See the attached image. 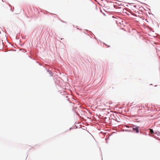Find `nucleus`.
Listing matches in <instances>:
<instances>
[{"label":"nucleus","instance_id":"1","mask_svg":"<svg viewBox=\"0 0 160 160\" xmlns=\"http://www.w3.org/2000/svg\"><path fill=\"white\" fill-rule=\"evenodd\" d=\"M157 136L160 138V132L157 130L155 127L151 128V137H152L157 140H160V138L159 137H157Z\"/></svg>","mask_w":160,"mask_h":160},{"label":"nucleus","instance_id":"2","mask_svg":"<svg viewBox=\"0 0 160 160\" xmlns=\"http://www.w3.org/2000/svg\"><path fill=\"white\" fill-rule=\"evenodd\" d=\"M133 129L135 131H136V132L138 133L139 132V128L138 127H137L135 128H133Z\"/></svg>","mask_w":160,"mask_h":160},{"label":"nucleus","instance_id":"3","mask_svg":"<svg viewBox=\"0 0 160 160\" xmlns=\"http://www.w3.org/2000/svg\"><path fill=\"white\" fill-rule=\"evenodd\" d=\"M150 14H151H151H152V15H153V14H152L151 12V13H150Z\"/></svg>","mask_w":160,"mask_h":160},{"label":"nucleus","instance_id":"4","mask_svg":"<svg viewBox=\"0 0 160 160\" xmlns=\"http://www.w3.org/2000/svg\"><path fill=\"white\" fill-rule=\"evenodd\" d=\"M150 85H152V84H150Z\"/></svg>","mask_w":160,"mask_h":160},{"label":"nucleus","instance_id":"5","mask_svg":"<svg viewBox=\"0 0 160 160\" xmlns=\"http://www.w3.org/2000/svg\"><path fill=\"white\" fill-rule=\"evenodd\" d=\"M157 128H158V127L157 126H156Z\"/></svg>","mask_w":160,"mask_h":160}]
</instances>
